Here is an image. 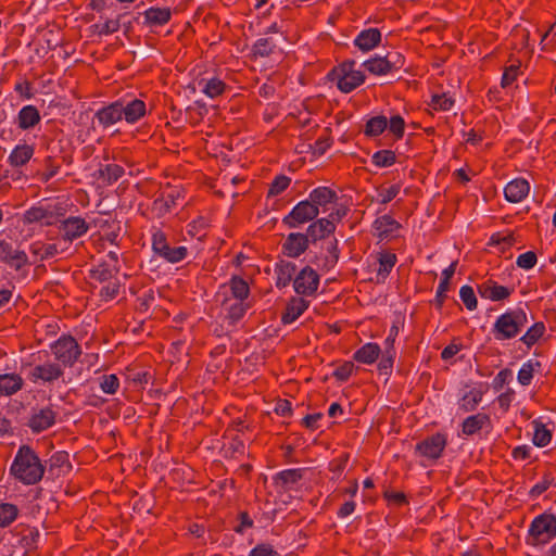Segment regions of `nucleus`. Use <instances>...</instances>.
<instances>
[{"mask_svg":"<svg viewBox=\"0 0 556 556\" xmlns=\"http://www.w3.org/2000/svg\"><path fill=\"white\" fill-rule=\"evenodd\" d=\"M46 466L41 463L35 450L23 444L16 452L10 467V473L25 485H34L41 481Z\"/></svg>","mask_w":556,"mask_h":556,"instance_id":"obj_1","label":"nucleus"},{"mask_svg":"<svg viewBox=\"0 0 556 556\" xmlns=\"http://www.w3.org/2000/svg\"><path fill=\"white\" fill-rule=\"evenodd\" d=\"M355 60H344L328 72L327 79L336 81L337 87L341 92L350 93L359 87L366 79V75L362 71L355 70Z\"/></svg>","mask_w":556,"mask_h":556,"instance_id":"obj_2","label":"nucleus"},{"mask_svg":"<svg viewBox=\"0 0 556 556\" xmlns=\"http://www.w3.org/2000/svg\"><path fill=\"white\" fill-rule=\"evenodd\" d=\"M527 323L528 317L523 308L510 309L496 318L492 333L497 341L510 340L521 332Z\"/></svg>","mask_w":556,"mask_h":556,"instance_id":"obj_3","label":"nucleus"},{"mask_svg":"<svg viewBox=\"0 0 556 556\" xmlns=\"http://www.w3.org/2000/svg\"><path fill=\"white\" fill-rule=\"evenodd\" d=\"M555 538L556 516L545 511L531 521L526 543L531 546H540L549 543Z\"/></svg>","mask_w":556,"mask_h":556,"instance_id":"obj_4","label":"nucleus"},{"mask_svg":"<svg viewBox=\"0 0 556 556\" xmlns=\"http://www.w3.org/2000/svg\"><path fill=\"white\" fill-rule=\"evenodd\" d=\"M51 352L61 366L73 367L81 355V348L70 333H63L50 345Z\"/></svg>","mask_w":556,"mask_h":556,"instance_id":"obj_5","label":"nucleus"},{"mask_svg":"<svg viewBox=\"0 0 556 556\" xmlns=\"http://www.w3.org/2000/svg\"><path fill=\"white\" fill-rule=\"evenodd\" d=\"M152 251L156 256L172 264L181 262L188 255L186 247H170L166 233L162 230H156L152 235Z\"/></svg>","mask_w":556,"mask_h":556,"instance_id":"obj_6","label":"nucleus"},{"mask_svg":"<svg viewBox=\"0 0 556 556\" xmlns=\"http://www.w3.org/2000/svg\"><path fill=\"white\" fill-rule=\"evenodd\" d=\"M340 254L339 241L336 237H332L326 242V245H320V251L314 253L309 263L320 271L328 273L338 264Z\"/></svg>","mask_w":556,"mask_h":556,"instance_id":"obj_7","label":"nucleus"},{"mask_svg":"<svg viewBox=\"0 0 556 556\" xmlns=\"http://www.w3.org/2000/svg\"><path fill=\"white\" fill-rule=\"evenodd\" d=\"M447 445V434L437 432L425 438L415 445V454L428 460H438L442 457Z\"/></svg>","mask_w":556,"mask_h":556,"instance_id":"obj_8","label":"nucleus"},{"mask_svg":"<svg viewBox=\"0 0 556 556\" xmlns=\"http://www.w3.org/2000/svg\"><path fill=\"white\" fill-rule=\"evenodd\" d=\"M319 213L317 206L306 199L295 204L291 212L282 218V224L288 228H296L315 220Z\"/></svg>","mask_w":556,"mask_h":556,"instance_id":"obj_9","label":"nucleus"},{"mask_svg":"<svg viewBox=\"0 0 556 556\" xmlns=\"http://www.w3.org/2000/svg\"><path fill=\"white\" fill-rule=\"evenodd\" d=\"M0 262L21 273L24 267L31 265L25 251L14 249L12 243L4 239H0Z\"/></svg>","mask_w":556,"mask_h":556,"instance_id":"obj_10","label":"nucleus"},{"mask_svg":"<svg viewBox=\"0 0 556 556\" xmlns=\"http://www.w3.org/2000/svg\"><path fill=\"white\" fill-rule=\"evenodd\" d=\"M319 286V275L311 266L303 267L293 279L294 291L302 296L315 294Z\"/></svg>","mask_w":556,"mask_h":556,"instance_id":"obj_11","label":"nucleus"},{"mask_svg":"<svg viewBox=\"0 0 556 556\" xmlns=\"http://www.w3.org/2000/svg\"><path fill=\"white\" fill-rule=\"evenodd\" d=\"M89 228V223L80 216L63 218L61 224L58 226L61 238L66 242H73L74 240L85 236Z\"/></svg>","mask_w":556,"mask_h":556,"instance_id":"obj_12","label":"nucleus"},{"mask_svg":"<svg viewBox=\"0 0 556 556\" xmlns=\"http://www.w3.org/2000/svg\"><path fill=\"white\" fill-rule=\"evenodd\" d=\"M64 375V370L58 363L48 362L41 365L34 366L28 372V379L37 383L42 381L45 383H52Z\"/></svg>","mask_w":556,"mask_h":556,"instance_id":"obj_13","label":"nucleus"},{"mask_svg":"<svg viewBox=\"0 0 556 556\" xmlns=\"http://www.w3.org/2000/svg\"><path fill=\"white\" fill-rule=\"evenodd\" d=\"M311 244L304 232H290L281 244V252L290 258H298L309 249Z\"/></svg>","mask_w":556,"mask_h":556,"instance_id":"obj_14","label":"nucleus"},{"mask_svg":"<svg viewBox=\"0 0 556 556\" xmlns=\"http://www.w3.org/2000/svg\"><path fill=\"white\" fill-rule=\"evenodd\" d=\"M143 18L142 24L153 28L166 25L172 18V9L151 7L146 11L138 13L137 16L134 17L136 23H140V18Z\"/></svg>","mask_w":556,"mask_h":556,"instance_id":"obj_15","label":"nucleus"},{"mask_svg":"<svg viewBox=\"0 0 556 556\" xmlns=\"http://www.w3.org/2000/svg\"><path fill=\"white\" fill-rule=\"evenodd\" d=\"M119 108L122 110L123 118L128 124H135L147 114V105L144 101L138 98H122L118 99Z\"/></svg>","mask_w":556,"mask_h":556,"instance_id":"obj_16","label":"nucleus"},{"mask_svg":"<svg viewBox=\"0 0 556 556\" xmlns=\"http://www.w3.org/2000/svg\"><path fill=\"white\" fill-rule=\"evenodd\" d=\"M56 416L58 413L51 406H47L35 412L26 425L33 433H40L55 424Z\"/></svg>","mask_w":556,"mask_h":556,"instance_id":"obj_17","label":"nucleus"},{"mask_svg":"<svg viewBox=\"0 0 556 556\" xmlns=\"http://www.w3.org/2000/svg\"><path fill=\"white\" fill-rule=\"evenodd\" d=\"M477 289L481 298L493 302L504 301L514 292V288L501 286L492 279H488L486 281L478 285Z\"/></svg>","mask_w":556,"mask_h":556,"instance_id":"obj_18","label":"nucleus"},{"mask_svg":"<svg viewBox=\"0 0 556 556\" xmlns=\"http://www.w3.org/2000/svg\"><path fill=\"white\" fill-rule=\"evenodd\" d=\"M304 233L308 239V243L313 247H316L318 241L328 239L330 236H333L334 232L331 228L330 220L316 218L315 220L311 222Z\"/></svg>","mask_w":556,"mask_h":556,"instance_id":"obj_19","label":"nucleus"},{"mask_svg":"<svg viewBox=\"0 0 556 556\" xmlns=\"http://www.w3.org/2000/svg\"><path fill=\"white\" fill-rule=\"evenodd\" d=\"M305 472L306 468L285 469L273 477V482L283 491H290L303 479Z\"/></svg>","mask_w":556,"mask_h":556,"instance_id":"obj_20","label":"nucleus"},{"mask_svg":"<svg viewBox=\"0 0 556 556\" xmlns=\"http://www.w3.org/2000/svg\"><path fill=\"white\" fill-rule=\"evenodd\" d=\"M122 110L116 100L99 109L94 114V119H97L99 125L103 128H108L123 119Z\"/></svg>","mask_w":556,"mask_h":556,"instance_id":"obj_21","label":"nucleus"},{"mask_svg":"<svg viewBox=\"0 0 556 556\" xmlns=\"http://www.w3.org/2000/svg\"><path fill=\"white\" fill-rule=\"evenodd\" d=\"M381 38L382 35L378 28L363 29L354 39V46L362 52H369L380 45Z\"/></svg>","mask_w":556,"mask_h":556,"instance_id":"obj_22","label":"nucleus"},{"mask_svg":"<svg viewBox=\"0 0 556 556\" xmlns=\"http://www.w3.org/2000/svg\"><path fill=\"white\" fill-rule=\"evenodd\" d=\"M308 305L309 302L302 296H292L288 301L285 312L281 314V323L283 325L293 323L307 309Z\"/></svg>","mask_w":556,"mask_h":556,"instance_id":"obj_23","label":"nucleus"},{"mask_svg":"<svg viewBox=\"0 0 556 556\" xmlns=\"http://www.w3.org/2000/svg\"><path fill=\"white\" fill-rule=\"evenodd\" d=\"M308 200L316 205L318 210L321 207L325 212L329 204H333L338 201V194L333 189L320 186L309 192Z\"/></svg>","mask_w":556,"mask_h":556,"instance_id":"obj_24","label":"nucleus"},{"mask_svg":"<svg viewBox=\"0 0 556 556\" xmlns=\"http://www.w3.org/2000/svg\"><path fill=\"white\" fill-rule=\"evenodd\" d=\"M41 121L40 112L37 106L28 104L23 106L16 117L17 127L22 130H29L36 127Z\"/></svg>","mask_w":556,"mask_h":556,"instance_id":"obj_25","label":"nucleus"},{"mask_svg":"<svg viewBox=\"0 0 556 556\" xmlns=\"http://www.w3.org/2000/svg\"><path fill=\"white\" fill-rule=\"evenodd\" d=\"M530 186L525 178H516L507 184L504 189L505 199L511 203L522 201L529 193Z\"/></svg>","mask_w":556,"mask_h":556,"instance_id":"obj_26","label":"nucleus"},{"mask_svg":"<svg viewBox=\"0 0 556 556\" xmlns=\"http://www.w3.org/2000/svg\"><path fill=\"white\" fill-rule=\"evenodd\" d=\"M35 153V146L23 143L17 144L8 156V163L13 168L26 165Z\"/></svg>","mask_w":556,"mask_h":556,"instance_id":"obj_27","label":"nucleus"},{"mask_svg":"<svg viewBox=\"0 0 556 556\" xmlns=\"http://www.w3.org/2000/svg\"><path fill=\"white\" fill-rule=\"evenodd\" d=\"M118 273L119 266H115V264L103 261L98 266L89 270V278L99 283H104L116 278Z\"/></svg>","mask_w":556,"mask_h":556,"instance_id":"obj_28","label":"nucleus"},{"mask_svg":"<svg viewBox=\"0 0 556 556\" xmlns=\"http://www.w3.org/2000/svg\"><path fill=\"white\" fill-rule=\"evenodd\" d=\"M15 533L20 538V545L26 549V553L37 548L39 531L36 527L18 525L15 527Z\"/></svg>","mask_w":556,"mask_h":556,"instance_id":"obj_29","label":"nucleus"},{"mask_svg":"<svg viewBox=\"0 0 556 556\" xmlns=\"http://www.w3.org/2000/svg\"><path fill=\"white\" fill-rule=\"evenodd\" d=\"M380 354L379 344L368 342L354 352L353 359L361 364L371 365L379 358Z\"/></svg>","mask_w":556,"mask_h":556,"instance_id":"obj_30","label":"nucleus"},{"mask_svg":"<svg viewBox=\"0 0 556 556\" xmlns=\"http://www.w3.org/2000/svg\"><path fill=\"white\" fill-rule=\"evenodd\" d=\"M491 424V418L485 413H478L468 416L462 424V432L465 435H473L479 432L485 425Z\"/></svg>","mask_w":556,"mask_h":556,"instance_id":"obj_31","label":"nucleus"},{"mask_svg":"<svg viewBox=\"0 0 556 556\" xmlns=\"http://www.w3.org/2000/svg\"><path fill=\"white\" fill-rule=\"evenodd\" d=\"M296 270V265L292 262L283 261L281 260L279 263L276 264V287L281 289L287 286L294 279L293 276Z\"/></svg>","mask_w":556,"mask_h":556,"instance_id":"obj_32","label":"nucleus"},{"mask_svg":"<svg viewBox=\"0 0 556 556\" xmlns=\"http://www.w3.org/2000/svg\"><path fill=\"white\" fill-rule=\"evenodd\" d=\"M24 380L18 374L0 375V395H12L22 390Z\"/></svg>","mask_w":556,"mask_h":556,"instance_id":"obj_33","label":"nucleus"},{"mask_svg":"<svg viewBox=\"0 0 556 556\" xmlns=\"http://www.w3.org/2000/svg\"><path fill=\"white\" fill-rule=\"evenodd\" d=\"M48 471L53 476L60 475L61 471H70L72 469L70 454L65 451L53 453L48 460Z\"/></svg>","mask_w":556,"mask_h":556,"instance_id":"obj_34","label":"nucleus"},{"mask_svg":"<svg viewBox=\"0 0 556 556\" xmlns=\"http://www.w3.org/2000/svg\"><path fill=\"white\" fill-rule=\"evenodd\" d=\"M397 257L392 252H380L378 255L379 268L377 270V282H384L387 277L390 275L392 268L395 266Z\"/></svg>","mask_w":556,"mask_h":556,"instance_id":"obj_35","label":"nucleus"},{"mask_svg":"<svg viewBox=\"0 0 556 556\" xmlns=\"http://www.w3.org/2000/svg\"><path fill=\"white\" fill-rule=\"evenodd\" d=\"M372 227L378 231V237L380 239L388 238L391 233L396 231L402 227V225L395 220L391 215H382L378 217Z\"/></svg>","mask_w":556,"mask_h":556,"instance_id":"obj_36","label":"nucleus"},{"mask_svg":"<svg viewBox=\"0 0 556 556\" xmlns=\"http://www.w3.org/2000/svg\"><path fill=\"white\" fill-rule=\"evenodd\" d=\"M97 173L98 179L102 180L105 186H111L124 176L125 169L118 164H106L101 166Z\"/></svg>","mask_w":556,"mask_h":556,"instance_id":"obj_37","label":"nucleus"},{"mask_svg":"<svg viewBox=\"0 0 556 556\" xmlns=\"http://www.w3.org/2000/svg\"><path fill=\"white\" fill-rule=\"evenodd\" d=\"M484 393L485 390L481 387L473 388L466 392L458 403L459 409L466 413L476 410L479 403L482 401Z\"/></svg>","mask_w":556,"mask_h":556,"instance_id":"obj_38","label":"nucleus"},{"mask_svg":"<svg viewBox=\"0 0 556 556\" xmlns=\"http://www.w3.org/2000/svg\"><path fill=\"white\" fill-rule=\"evenodd\" d=\"M388 128V118L384 115L370 117L364 127V135L368 138L380 136Z\"/></svg>","mask_w":556,"mask_h":556,"instance_id":"obj_39","label":"nucleus"},{"mask_svg":"<svg viewBox=\"0 0 556 556\" xmlns=\"http://www.w3.org/2000/svg\"><path fill=\"white\" fill-rule=\"evenodd\" d=\"M363 66L372 75L382 76L394 71L391 68L386 56H374L363 63Z\"/></svg>","mask_w":556,"mask_h":556,"instance_id":"obj_40","label":"nucleus"},{"mask_svg":"<svg viewBox=\"0 0 556 556\" xmlns=\"http://www.w3.org/2000/svg\"><path fill=\"white\" fill-rule=\"evenodd\" d=\"M199 85H203V93H205L211 99L222 96L227 89L226 83L217 77H213L211 79H201Z\"/></svg>","mask_w":556,"mask_h":556,"instance_id":"obj_41","label":"nucleus"},{"mask_svg":"<svg viewBox=\"0 0 556 556\" xmlns=\"http://www.w3.org/2000/svg\"><path fill=\"white\" fill-rule=\"evenodd\" d=\"M229 288L232 296L237 301H245L250 295V287L248 282L240 276L233 275L229 282Z\"/></svg>","mask_w":556,"mask_h":556,"instance_id":"obj_42","label":"nucleus"},{"mask_svg":"<svg viewBox=\"0 0 556 556\" xmlns=\"http://www.w3.org/2000/svg\"><path fill=\"white\" fill-rule=\"evenodd\" d=\"M532 425L534 427V433L532 438L533 444L538 447L546 446L552 440V432L539 419L533 420Z\"/></svg>","mask_w":556,"mask_h":556,"instance_id":"obj_43","label":"nucleus"},{"mask_svg":"<svg viewBox=\"0 0 556 556\" xmlns=\"http://www.w3.org/2000/svg\"><path fill=\"white\" fill-rule=\"evenodd\" d=\"M43 167L45 170L38 173V177L42 184H47L59 173L61 162L55 156L48 155L43 160Z\"/></svg>","mask_w":556,"mask_h":556,"instance_id":"obj_44","label":"nucleus"},{"mask_svg":"<svg viewBox=\"0 0 556 556\" xmlns=\"http://www.w3.org/2000/svg\"><path fill=\"white\" fill-rule=\"evenodd\" d=\"M65 215V211L60 205H47L45 206V212L42 216V225L43 226H54L60 225L63 217Z\"/></svg>","mask_w":556,"mask_h":556,"instance_id":"obj_45","label":"nucleus"},{"mask_svg":"<svg viewBox=\"0 0 556 556\" xmlns=\"http://www.w3.org/2000/svg\"><path fill=\"white\" fill-rule=\"evenodd\" d=\"M33 255L39 256L40 261L54 257L58 254V247L54 243H42L40 241L34 242L29 247Z\"/></svg>","mask_w":556,"mask_h":556,"instance_id":"obj_46","label":"nucleus"},{"mask_svg":"<svg viewBox=\"0 0 556 556\" xmlns=\"http://www.w3.org/2000/svg\"><path fill=\"white\" fill-rule=\"evenodd\" d=\"M545 330L543 321L534 323L519 340L530 349L543 337Z\"/></svg>","mask_w":556,"mask_h":556,"instance_id":"obj_47","label":"nucleus"},{"mask_svg":"<svg viewBox=\"0 0 556 556\" xmlns=\"http://www.w3.org/2000/svg\"><path fill=\"white\" fill-rule=\"evenodd\" d=\"M250 308V304L245 303L244 301H236L235 303L230 304L226 309V319L228 320L229 325L237 324L240 319L243 318L247 311Z\"/></svg>","mask_w":556,"mask_h":556,"instance_id":"obj_48","label":"nucleus"},{"mask_svg":"<svg viewBox=\"0 0 556 556\" xmlns=\"http://www.w3.org/2000/svg\"><path fill=\"white\" fill-rule=\"evenodd\" d=\"M126 17V13L119 14L116 20H108L103 24H94L91 26V28L93 29V33L98 34L99 36L111 35L121 28V21Z\"/></svg>","mask_w":556,"mask_h":556,"instance_id":"obj_49","label":"nucleus"},{"mask_svg":"<svg viewBox=\"0 0 556 556\" xmlns=\"http://www.w3.org/2000/svg\"><path fill=\"white\" fill-rule=\"evenodd\" d=\"M93 224L94 226H99L103 230L105 227H108L110 230L104 231L103 238L112 244H118L121 229L119 223H115L114 220L110 223L109 220L94 219Z\"/></svg>","mask_w":556,"mask_h":556,"instance_id":"obj_50","label":"nucleus"},{"mask_svg":"<svg viewBox=\"0 0 556 556\" xmlns=\"http://www.w3.org/2000/svg\"><path fill=\"white\" fill-rule=\"evenodd\" d=\"M396 162V154L392 150H379L371 156V163L377 167H390Z\"/></svg>","mask_w":556,"mask_h":556,"instance_id":"obj_51","label":"nucleus"},{"mask_svg":"<svg viewBox=\"0 0 556 556\" xmlns=\"http://www.w3.org/2000/svg\"><path fill=\"white\" fill-rule=\"evenodd\" d=\"M18 515V508L11 503L0 504V527L5 528L10 526Z\"/></svg>","mask_w":556,"mask_h":556,"instance_id":"obj_52","label":"nucleus"},{"mask_svg":"<svg viewBox=\"0 0 556 556\" xmlns=\"http://www.w3.org/2000/svg\"><path fill=\"white\" fill-rule=\"evenodd\" d=\"M535 367H541V363L539 361H535L534 363L529 361L521 366L517 375L518 382L521 386L527 387L531 383Z\"/></svg>","mask_w":556,"mask_h":556,"instance_id":"obj_53","label":"nucleus"},{"mask_svg":"<svg viewBox=\"0 0 556 556\" xmlns=\"http://www.w3.org/2000/svg\"><path fill=\"white\" fill-rule=\"evenodd\" d=\"M276 48V43L271 38H260L252 47L254 56L265 58L270 55Z\"/></svg>","mask_w":556,"mask_h":556,"instance_id":"obj_54","label":"nucleus"},{"mask_svg":"<svg viewBox=\"0 0 556 556\" xmlns=\"http://www.w3.org/2000/svg\"><path fill=\"white\" fill-rule=\"evenodd\" d=\"M394 140H401L405 132V121L400 114L392 115L388 119V128Z\"/></svg>","mask_w":556,"mask_h":556,"instance_id":"obj_55","label":"nucleus"},{"mask_svg":"<svg viewBox=\"0 0 556 556\" xmlns=\"http://www.w3.org/2000/svg\"><path fill=\"white\" fill-rule=\"evenodd\" d=\"M290 184H291L290 177H288L283 174L277 175L274 178V180L271 181V184L269 185L267 197L271 198V197L279 195L290 186Z\"/></svg>","mask_w":556,"mask_h":556,"instance_id":"obj_56","label":"nucleus"},{"mask_svg":"<svg viewBox=\"0 0 556 556\" xmlns=\"http://www.w3.org/2000/svg\"><path fill=\"white\" fill-rule=\"evenodd\" d=\"M395 355H396L395 351L388 350V349H384V351L381 352V358L378 363V370L381 375H384V376L391 375Z\"/></svg>","mask_w":556,"mask_h":556,"instance_id":"obj_57","label":"nucleus"},{"mask_svg":"<svg viewBox=\"0 0 556 556\" xmlns=\"http://www.w3.org/2000/svg\"><path fill=\"white\" fill-rule=\"evenodd\" d=\"M100 389L106 394H115L119 388V379L116 375H103L99 378Z\"/></svg>","mask_w":556,"mask_h":556,"instance_id":"obj_58","label":"nucleus"},{"mask_svg":"<svg viewBox=\"0 0 556 556\" xmlns=\"http://www.w3.org/2000/svg\"><path fill=\"white\" fill-rule=\"evenodd\" d=\"M459 298L468 311H473L477 308L478 300L471 286H463L459 290Z\"/></svg>","mask_w":556,"mask_h":556,"instance_id":"obj_59","label":"nucleus"},{"mask_svg":"<svg viewBox=\"0 0 556 556\" xmlns=\"http://www.w3.org/2000/svg\"><path fill=\"white\" fill-rule=\"evenodd\" d=\"M333 139L331 137V128H325V135L319 137L314 144V154L321 156L332 146Z\"/></svg>","mask_w":556,"mask_h":556,"instance_id":"obj_60","label":"nucleus"},{"mask_svg":"<svg viewBox=\"0 0 556 556\" xmlns=\"http://www.w3.org/2000/svg\"><path fill=\"white\" fill-rule=\"evenodd\" d=\"M554 483V477L551 471H546L543 475L542 481L534 484L529 491V495L532 498L539 497Z\"/></svg>","mask_w":556,"mask_h":556,"instance_id":"obj_61","label":"nucleus"},{"mask_svg":"<svg viewBox=\"0 0 556 556\" xmlns=\"http://www.w3.org/2000/svg\"><path fill=\"white\" fill-rule=\"evenodd\" d=\"M119 289L121 282L117 278H114L100 289L99 296L104 301L113 300L118 295Z\"/></svg>","mask_w":556,"mask_h":556,"instance_id":"obj_62","label":"nucleus"},{"mask_svg":"<svg viewBox=\"0 0 556 556\" xmlns=\"http://www.w3.org/2000/svg\"><path fill=\"white\" fill-rule=\"evenodd\" d=\"M520 70V62L518 61L517 64H511L509 66H506L503 72V76L501 79V87L507 88L510 86L518 77Z\"/></svg>","mask_w":556,"mask_h":556,"instance_id":"obj_63","label":"nucleus"},{"mask_svg":"<svg viewBox=\"0 0 556 556\" xmlns=\"http://www.w3.org/2000/svg\"><path fill=\"white\" fill-rule=\"evenodd\" d=\"M249 556H280V554L269 543H261L253 547Z\"/></svg>","mask_w":556,"mask_h":556,"instance_id":"obj_64","label":"nucleus"}]
</instances>
